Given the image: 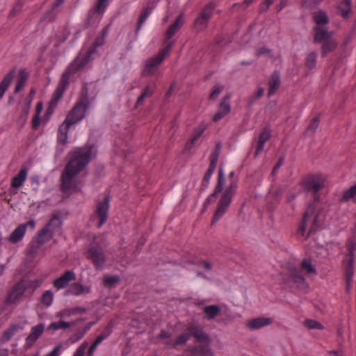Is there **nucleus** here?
Instances as JSON below:
<instances>
[{
  "label": "nucleus",
  "mask_w": 356,
  "mask_h": 356,
  "mask_svg": "<svg viewBox=\"0 0 356 356\" xmlns=\"http://www.w3.org/2000/svg\"><path fill=\"white\" fill-rule=\"evenodd\" d=\"M92 147L77 148L70 154V161L66 164L61 176V190L72 193L79 187L77 175L88 165L92 157Z\"/></svg>",
  "instance_id": "f257e3e1"
},
{
  "label": "nucleus",
  "mask_w": 356,
  "mask_h": 356,
  "mask_svg": "<svg viewBox=\"0 0 356 356\" xmlns=\"http://www.w3.org/2000/svg\"><path fill=\"white\" fill-rule=\"evenodd\" d=\"M96 96V90H82L78 101L58 128L57 139L59 143H67L70 128L84 118L86 111L91 106Z\"/></svg>",
  "instance_id": "f03ea898"
},
{
  "label": "nucleus",
  "mask_w": 356,
  "mask_h": 356,
  "mask_svg": "<svg viewBox=\"0 0 356 356\" xmlns=\"http://www.w3.org/2000/svg\"><path fill=\"white\" fill-rule=\"evenodd\" d=\"M96 96V90H82L78 101L58 128L57 139L59 143H67L70 128L84 118L86 111L91 106Z\"/></svg>",
  "instance_id": "7ed1b4c3"
},
{
  "label": "nucleus",
  "mask_w": 356,
  "mask_h": 356,
  "mask_svg": "<svg viewBox=\"0 0 356 356\" xmlns=\"http://www.w3.org/2000/svg\"><path fill=\"white\" fill-rule=\"evenodd\" d=\"M317 275L315 266L310 259L305 258L300 264L299 268L290 266L286 273H282V283L288 286H296L300 289L308 287L304 276L314 277Z\"/></svg>",
  "instance_id": "20e7f679"
},
{
  "label": "nucleus",
  "mask_w": 356,
  "mask_h": 356,
  "mask_svg": "<svg viewBox=\"0 0 356 356\" xmlns=\"http://www.w3.org/2000/svg\"><path fill=\"white\" fill-rule=\"evenodd\" d=\"M314 44H321V56L325 58L327 54L333 52L338 47V42L332 38V32L320 27H314Z\"/></svg>",
  "instance_id": "39448f33"
},
{
  "label": "nucleus",
  "mask_w": 356,
  "mask_h": 356,
  "mask_svg": "<svg viewBox=\"0 0 356 356\" xmlns=\"http://www.w3.org/2000/svg\"><path fill=\"white\" fill-rule=\"evenodd\" d=\"M16 67H13L3 76L0 83V89H8L11 82L15 77V86L14 89H22L30 77V73L25 68H20L16 72Z\"/></svg>",
  "instance_id": "423d86ee"
},
{
  "label": "nucleus",
  "mask_w": 356,
  "mask_h": 356,
  "mask_svg": "<svg viewBox=\"0 0 356 356\" xmlns=\"http://www.w3.org/2000/svg\"><path fill=\"white\" fill-rule=\"evenodd\" d=\"M236 188L237 184L234 181L226 188L220 201L218 202L217 209L212 219V224H215L218 222L225 213L232 202V197L234 195Z\"/></svg>",
  "instance_id": "0eeeda50"
},
{
  "label": "nucleus",
  "mask_w": 356,
  "mask_h": 356,
  "mask_svg": "<svg viewBox=\"0 0 356 356\" xmlns=\"http://www.w3.org/2000/svg\"><path fill=\"white\" fill-rule=\"evenodd\" d=\"M325 178L322 175H310L302 181L305 190L310 193L315 202L320 200L318 191L324 186Z\"/></svg>",
  "instance_id": "6e6552de"
},
{
  "label": "nucleus",
  "mask_w": 356,
  "mask_h": 356,
  "mask_svg": "<svg viewBox=\"0 0 356 356\" xmlns=\"http://www.w3.org/2000/svg\"><path fill=\"white\" fill-rule=\"evenodd\" d=\"M170 43H169V44L165 46L158 54L145 61V67L143 70V75H152L154 73L158 65H159L170 54Z\"/></svg>",
  "instance_id": "1a4fd4ad"
},
{
  "label": "nucleus",
  "mask_w": 356,
  "mask_h": 356,
  "mask_svg": "<svg viewBox=\"0 0 356 356\" xmlns=\"http://www.w3.org/2000/svg\"><path fill=\"white\" fill-rule=\"evenodd\" d=\"M86 254L87 257L92 261L97 270L103 268L106 262V258L103 247L96 242V238H95L94 242L88 248Z\"/></svg>",
  "instance_id": "9d476101"
},
{
  "label": "nucleus",
  "mask_w": 356,
  "mask_h": 356,
  "mask_svg": "<svg viewBox=\"0 0 356 356\" xmlns=\"http://www.w3.org/2000/svg\"><path fill=\"white\" fill-rule=\"evenodd\" d=\"M109 202V196H106L102 200L97 202L95 215L99 219L98 228H100L108 219Z\"/></svg>",
  "instance_id": "9b49d317"
},
{
  "label": "nucleus",
  "mask_w": 356,
  "mask_h": 356,
  "mask_svg": "<svg viewBox=\"0 0 356 356\" xmlns=\"http://www.w3.org/2000/svg\"><path fill=\"white\" fill-rule=\"evenodd\" d=\"M186 331H188L190 338L193 337L196 342L207 343L210 342L209 335L204 332L203 327L197 323H191L188 324Z\"/></svg>",
  "instance_id": "f8f14e48"
},
{
  "label": "nucleus",
  "mask_w": 356,
  "mask_h": 356,
  "mask_svg": "<svg viewBox=\"0 0 356 356\" xmlns=\"http://www.w3.org/2000/svg\"><path fill=\"white\" fill-rule=\"evenodd\" d=\"M184 24V13H181L175 19L173 23L171 25H170L169 27L168 28L165 34L164 44L165 46H168L169 43H170V50L172 49V47L175 44V41L172 40V38L177 32H178V31L181 28Z\"/></svg>",
  "instance_id": "ddd939ff"
},
{
  "label": "nucleus",
  "mask_w": 356,
  "mask_h": 356,
  "mask_svg": "<svg viewBox=\"0 0 356 356\" xmlns=\"http://www.w3.org/2000/svg\"><path fill=\"white\" fill-rule=\"evenodd\" d=\"M28 289L27 280H22L13 286L8 295V301L16 303L22 298L24 291Z\"/></svg>",
  "instance_id": "4468645a"
},
{
  "label": "nucleus",
  "mask_w": 356,
  "mask_h": 356,
  "mask_svg": "<svg viewBox=\"0 0 356 356\" xmlns=\"http://www.w3.org/2000/svg\"><path fill=\"white\" fill-rule=\"evenodd\" d=\"M204 343L188 347L184 352L185 355L186 356H214L209 343Z\"/></svg>",
  "instance_id": "2eb2a0df"
},
{
  "label": "nucleus",
  "mask_w": 356,
  "mask_h": 356,
  "mask_svg": "<svg viewBox=\"0 0 356 356\" xmlns=\"http://www.w3.org/2000/svg\"><path fill=\"white\" fill-rule=\"evenodd\" d=\"M76 279L75 273L72 270H68L53 282V286L57 290H60L66 288L70 282L74 281Z\"/></svg>",
  "instance_id": "dca6fc26"
},
{
  "label": "nucleus",
  "mask_w": 356,
  "mask_h": 356,
  "mask_svg": "<svg viewBox=\"0 0 356 356\" xmlns=\"http://www.w3.org/2000/svg\"><path fill=\"white\" fill-rule=\"evenodd\" d=\"M273 322V318L261 316L248 321L246 323V326L250 330H256L268 326L272 324Z\"/></svg>",
  "instance_id": "f3484780"
},
{
  "label": "nucleus",
  "mask_w": 356,
  "mask_h": 356,
  "mask_svg": "<svg viewBox=\"0 0 356 356\" xmlns=\"http://www.w3.org/2000/svg\"><path fill=\"white\" fill-rule=\"evenodd\" d=\"M315 211V206L314 204H311L308 206L307 209L305 211V213L303 216L302 220L300 224L297 234L299 236H304L305 234V231L307 229V223L310 220L312 215L314 214Z\"/></svg>",
  "instance_id": "a211bd4d"
},
{
  "label": "nucleus",
  "mask_w": 356,
  "mask_h": 356,
  "mask_svg": "<svg viewBox=\"0 0 356 356\" xmlns=\"http://www.w3.org/2000/svg\"><path fill=\"white\" fill-rule=\"evenodd\" d=\"M85 309L81 307H74L71 308H65L55 313L54 317L60 320L68 319L71 316L76 314H81L85 312Z\"/></svg>",
  "instance_id": "6ab92c4d"
},
{
  "label": "nucleus",
  "mask_w": 356,
  "mask_h": 356,
  "mask_svg": "<svg viewBox=\"0 0 356 356\" xmlns=\"http://www.w3.org/2000/svg\"><path fill=\"white\" fill-rule=\"evenodd\" d=\"M90 286L83 285L79 282H74L68 287L66 293L69 295L80 296L83 294L90 293Z\"/></svg>",
  "instance_id": "aec40b11"
},
{
  "label": "nucleus",
  "mask_w": 356,
  "mask_h": 356,
  "mask_svg": "<svg viewBox=\"0 0 356 356\" xmlns=\"http://www.w3.org/2000/svg\"><path fill=\"white\" fill-rule=\"evenodd\" d=\"M224 182L225 177L223 175V172L222 169H220L218 172V182L215 188V190L213 193L211 194L209 196H208V197L206 199L204 202V205L209 204L214 201V199L216 198L217 195L219 193L222 192L224 186Z\"/></svg>",
  "instance_id": "412c9836"
},
{
  "label": "nucleus",
  "mask_w": 356,
  "mask_h": 356,
  "mask_svg": "<svg viewBox=\"0 0 356 356\" xmlns=\"http://www.w3.org/2000/svg\"><path fill=\"white\" fill-rule=\"evenodd\" d=\"M354 260L352 259L345 258L343 261L344 265V275L347 284V289H348L350 286L351 285L353 277L354 275V268H353Z\"/></svg>",
  "instance_id": "4be33fe9"
},
{
  "label": "nucleus",
  "mask_w": 356,
  "mask_h": 356,
  "mask_svg": "<svg viewBox=\"0 0 356 356\" xmlns=\"http://www.w3.org/2000/svg\"><path fill=\"white\" fill-rule=\"evenodd\" d=\"M44 330V324L39 323L31 327L30 333L26 337V343L29 344L34 343L42 334Z\"/></svg>",
  "instance_id": "5701e85b"
},
{
  "label": "nucleus",
  "mask_w": 356,
  "mask_h": 356,
  "mask_svg": "<svg viewBox=\"0 0 356 356\" xmlns=\"http://www.w3.org/2000/svg\"><path fill=\"white\" fill-rule=\"evenodd\" d=\"M229 99V96L225 97L223 100L220 104L217 113L213 117V120L214 122L219 121L221 118L229 113L230 105L228 102Z\"/></svg>",
  "instance_id": "b1692460"
},
{
  "label": "nucleus",
  "mask_w": 356,
  "mask_h": 356,
  "mask_svg": "<svg viewBox=\"0 0 356 356\" xmlns=\"http://www.w3.org/2000/svg\"><path fill=\"white\" fill-rule=\"evenodd\" d=\"M61 220L58 215L54 213L47 225L43 227L47 231H49L54 236V234L57 232L61 227Z\"/></svg>",
  "instance_id": "393cba45"
},
{
  "label": "nucleus",
  "mask_w": 356,
  "mask_h": 356,
  "mask_svg": "<svg viewBox=\"0 0 356 356\" xmlns=\"http://www.w3.org/2000/svg\"><path fill=\"white\" fill-rule=\"evenodd\" d=\"M27 170L25 168H22L19 172L13 177L11 180V186L15 189L22 186L23 183L27 178Z\"/></svg>",
  "instance_id": "a878e982"
},
{
  "label": "nucleus",
  "mask_w": 356,
  "mask_h": 356,
  "mask_svg": "<svg viewBox=\"0 0 356 356\" xmlns=\"http://www.w3.org/2000/svg\"><path fill=\"white\" fill-rule=\"evenodd\" d=\"M25 225H19L10 234L8 240L12 243L21 241L25 235Z\"/></svg>",
  "instance_id": "bb28decb"
},
{
  "label": "nucleus",
  "mask_w": 356,
  "mask_h": 356,
  "mask_svg": "<svg viewBox=\"0 0 356 356\" xmlns=\"http://www.w3.org/2000/svg\"><path fill=\"white\" fill-rule=\"evenodd\" d=\"M204 131V127L199 126L193 129L192 135L185 145V149L190 150Z\"/></svg>",
  "instance_id": "cd10ccee"
},
{
  "label": "nucleus",
  "mask_w": 356,
  "mask_h": 356,
  "mask_svg": "<svg viewBox=\"0 0 356 356\" xmlns=\"http://www.w3.org/2000/svg\"><path fill=\"white\" fill-rule=\"evenodd\" d=\"M313 19L316 26L315 27H320L322 29H326L323 26L329 23V18L325 12L318 10L313 14Z\"/></svg>",
  "instance_id": "c85d7f7f"
},
{
  "label": "nucleus",
  "mask_w": 356,
  "mask_h": 356,
  "mask_svg": "<svg viewBox=\"0 0 356 356\" xmlns=\"http://www.w3.org/2000/svg\"><path fill=\"white\" fill-rule=\"evenodd\" d=\"M270 131L268 128H264L262 131L261 132L257 147H256V152L255 154L257 155L259 154L264 149V144L270 138Z\"/></svg>",
  "instance_id": "c756f323"
},
{
  "label": "nucleus",
  "mask_w": 356,
  "mask_h": 356,
  "mask_svg": "<svg viewBox=\"0 0 356 356\" xmlns=\"http://www.w3.org/2000/svg\"><path fill=\"white\" fill-rule=\"evenodd\" d=\"M91 58L86 54L79 60L78 58L74 60L70 65V70L76 73L82 70L90 60Z\"/></svg>",
  "instance_id": "7c9ffc66"
},
{
  "label": "nucleus",
  "mask_w": 356,
  "mask_h": 356,
  "mask_svg": "<svg viewBox=\"0 0 356 356\" xmlns=\"http://www.w3.org/2000/svg\"><path fill=\"white\" fill-rule=\"evenodd\" d=\"M42 245V244L39 243L33 238L29 245V248L27 250V254L31 257H34L38 254H42L44 252Z\"/></svg>",
  "instance_id": "2f4dec72"
},
{
  "label": "nucleus",
  "mask_w": 356,
  "mask_h": 356,
  "mask_svg": "<svg viewBox=\"0 0 356 356\" xmlns=\"http://www.w3.org/2000/svg\"><path fill=\"white\" fill-rule=\"evenodd\" d=\"M216 7V3L214 1H210L202 8L200 13H199V15L209 22L213 15V11Z\"/></svg>",
  "instance_id": "473e14b6"
},
{
  "label": "nucleus",
  "mask_w": 356,
  "mask_h": 356,
  "mask_svg": "<svg viewBox=\"0 0 356 356\" xmlns=\"http://www.w3.org/2000/svg\"><path fill=\"white\" fill-rule=\"evenodd\" d=\"M203 312L207 320H212L220 314V308L218 305H208L203 308Z\"/></svg>",
  "instance_id": "72a5a7b5"
},
{
  "label": "nucleus",
  "mask_w": 356,
  "mask_h": 356,
  "mask_svg": "<svg viewBox=\"0 0 356 356\" xmlns=\"http://www.w3.org/2000/svg\"><path fill=\"white\" fill-rule=\"evenodd\" d=\"M113 322L111 321L107 326L104 329L103 332L97 336V337L95 339L92 344H94L96 346H98L105 339H106L113 331Z\"/></svg>",
  "instance_id": "f704fd0d"
},
{
  "label": "nucleus",
  "mask_w": 356,
  "mask_h": 356,
  "mask_svg": "<svg viewBox=\"0 0 356 356\" xmlns=\"http://www.w3.org/2000/svg\"><path fill=\"white\" fill-rule=\"evenodd\" d=\"M325 220V216L323 213L318 212L316 213L313 218L312 227L308 232V235L312 232H316L318 228L323 225V222Z\"/></svg>",
  "instance_id": "c9c22d12"
},
{
  "label": "nucleus",
  "mask_w": 356,
  "mask_h": 356,
  "mask_svg": "<svg viewBox=\"0 0 356 356\" xmlns=\"http://www.w3.org/2000/svg\"><path fill=\"white\" fill-rule=\"evenodd\" d=\"M152 12V8L147 6L143 8L140 15H139L138 20L136 23V33L138 34L143 23L145 22L148 16Z\"/></svg>",
  "instance_id": "e433bc0d"
},
{
  "label": "nucleus",
  "mask_w": 356,
  "mask_h": 356,
  "mask_svg": "<svg viewBox=\"0 0 356 356\" xmlns=\"http://www.w3.org/2000/svg\"><path fill=\"white\" fill-rule=\"evenodd\" d=\"M19 325H12L8 329H6L2 334L1 337V342L8 341L19 330Z\"/></svg>",
  "instance_id": "4c0bfd02"
},
{
  "label": "nucleus",
  "mask_w": 356,
  "mask_h": 356,
  "mask_svg": "<svg viewBox=\"0 0 356 356\" xmlns=\"http://www.w3.org/2000/svg\"><path fill=\"white\" fill-rule=\"evenodd\" d=\"M73 323L60 320L58 322H53L47 326V330H67L72 326Z\"/></svg>",
  "instance_id": "58836bf2"
},
{
  "label": "nucleus",
  "mask_w": 356,
  "mask_h": 356,
  "mask_svg": "<svg viewBox=\"0 0 356 356\" xmlns=\"http://www.w3.org/2000/svg\"><path fill=\"white\" fill-rule=\"evenodd\" d=\"M341 200L343 202H348L351 200L356 202V184L350 188L343 191Z\"/></svg>",
  "instance_id": "ea45409f"
},
{
  "label": "nucleus",
  "mask_w": 356,
  "mask_h": 356,
  "mask_svg": "<svg viewBox=\"0 0 356 356\" xmlns=\"http://www.w3.org/2000/svg\"><path fill=\"white\" fill-rule=\"evenodd\" d=\"M74 74H75V72L70 70V67L68 66L66 70L62 74L57 89H65L68 86L70 76Z\"/></svg>",
  "instance_id": "a19ab883"
},
{
  "label": "nucleus",
  "mask_w": 356,
  "mask_h": 356,
  "mask_svg": "<svg viewBox=\"0 0 356 356\" xmlns=\"http://www.w3.org/2000/svg\"><path fill=\"white\" fill-rule=\"evenodd\" d=\"M338 10L340 12V15L343 18H348L349 14L351 12V1L343 0L338 6Z\"/></svg>",
  "instance_id": "79ce46f5"
},
{
  "label": "nucleus",
  "mask_w": 356,
  "mask_h": 356,
  "mask_svg": "<svg viewBox=\"0 0 356 356\" xmlns=\"http://www.w3.org/2000/svg\"><path fill=\"white\" fill-rule=\"evenodd\" d=\"M53 235L49 231L42 228L34 238L39 243L44 245L46 242L49 241Z\"/></svg>",
  "instance_id": "37998d69"
},
{
  "label": "nucleus",
  "mask_w": 356,
  "mask_h": 356,
  "mask_svg": "<svg viewBox=\"0 0 356 356\" xmlns=\"http://www.w3.org/2000/svg\"><path fill=\"white\" fill-rule=\"evenodd\" d=\"M208 24V20H206V19L198 15V16L194 20L193 27L197 32H201L207 28Z\"/></svg>",
  "instance_id": "c03bdc74"
},
{
  "label": "nucleus",
  "mask_w": 356,
  "mask_h": 356,
  "mask_svg": "<svg viewBox=\"0 0 356 356\" xmlns=\"http://www.w3.org/2000/svg\"><path fill=\"white\" fill-rule=\"evenodd\" d=\"M54 298V293L50 290H47L42 294L40 302L46 307H49L51 305Z\"/></svg>",
  "instance_id": "a18cd8bd"
},
{
  "label": "nucleus",
  "mask_w": 356,
  "mask_h": 356,
  "mask_svg": "<svg viewBox=\"0 0 356 356\" xmlns=\"http://www.w3.org/2000/svg\"><path fill=\"white\" fill-rule=\"evenodd\" d=\"M269 89H277L280 84V75L277 71L273 72L270 76L268 81Z\"/></svg>",
  "instance_id": "49530a36"
},
{
  "label": "nucleus",
  "mask_w": 356,
  "mask_h": 356,
  "mask_svg": "<svg viewBox=\"0 0 356 356\" xmlns=\"http://www.w3.org/2000/svg\"><path fill=\"white\" fill-rule=\"evenodd\" d=\"M316 56L317 54L315 51H311L307 55L305 60V65L307 68L313 70L316 67Z\"/></svg>",
  "instance_id": "de8ad7c7"
},
{
  "label": "nucleus",
  "mask_w": 356,
  "mask_h": 356,
  "mask_svg": "<svg viewBox=\"0 0 356 356\" xmlns=\"http://www.w3.org/2000/svg\"><path fill=\"white\" fill-rule=\"evenodd\" d=\"M190 336L188 333V331H186L179 335L175 340H173L172 348H176L179 346H183L186 344V343L189 340Z\"/></svg>",
  "instance_id": "09e8293b"
},
{
  "label": "nucleus",
  "mask_w": 356,
  "mask_h": 356,
  "mask_svg": "<svg viewBox=\"0 0 356 356\" xmlns=\"http://www.w3.org/2000/svg\"><path fill=\"white\" fill-rule=\"evenodd\" d=\"M120 282V278L117 275H106L104 277V284L106 287L113 288Z\"/></svg>",
  "instance_id": "8fccbe9b"
},
{
  "label": "nucleus",
  "mask_w": 356,
  "mask_h": 356,
  "mask_svg": "<svg viewBox=\"0 0 356 356\" xmlns=\"http://www.w3.org/2000/svg\"><path fill=\"white\" fill-rule=\"evenodd\" d=\"M159 338L162 340L163 343L168 348H172L173 339L171 338L170 332L163 330L159 334Z\"/></svg>",
  "instance_id": "3c124183"
},
{
  "label": "nucleus",
  "mask_w": 356,
  "mask_h": 356,
  "mask_svg": "<svg viewBox=\"0 0 356 356\" xmlns=\"http://www.w3.org/2000/svg\"><path fill=\"white\" fill-rule=\"evenodd\" d=\"M96 13H97L92 8L88 10L87 17L84 20V29H88L95 22Z\"/></svg>",
  "instance_id": "603ef678"
},
{
  "label": "nucleus",
  "mask_w": 356,
  "mask_h": 356,
  "mask_svg": "<svg viewBox=\"0 0 356 356\" xmlns=\"http://www.w3.org/2000/svg\"><path fill=\"white\" fill-rule=\"evenodd\" d=\"M108 3V0H97L95 6L92 8L95 10L97 14L103 15Z\"/></svg>",
  "instance_id": "864d4df0"
},
{
  "label": "nucleus",
  "mask_w": 356,
  "mask_h": 356,
  "mask_svg": "<svg viewBox=\"0 0 356 356\" xmlns=\"http://www.w3.org/2000/svg\"><path fill=\"white\" fill-rule=\"evenodd\" d=\"M319 122H320V115L318 114L311 120V121L307 127V133H309V132L314 133L318 127Z\"/></svg>",
  "instance_id": "5fc2aeb1"
},
{
  "label": "nucleus",
  "mask_w": 356,
  "mask_h": 356,
  "mask_svg": "<svg viewBox=\"0 0 356 356\" xmlns=\"http://www.w3.org/2000/svg\"><path fill=\"white\" fill-rule=\"evenodd\" d=\"M304 325L308 329H316V330H323V326L316 321L312 319H306L305 321Z\"/></svg>",
  "instance_id": "6e6d98bb"
},
{
  "label": "nucleus",
  "mask_w": 356,
  "mask_h": 356,
  "mask_svg": "<svg viewBox=\"0 0 356 356\" xmlns=\"http://www.w3.org/2000/svg\"><path fill=\"white\" fill-rule=\"evenodd\" d=\"M23 1L22 0H17L13 6V9L10 12V17H15L20 13L23 7Z\"/></svg>",
  "instance_id": "4d7b16f0"
},
{
  "label": "nucleus",
  "mask_w": 356,
  "mask_h": 356,
  "mask_svg": "<svg viewBox=\"0 0 356 356\" xmlns=\"http://www.w3.org/2000/svg\"><path fill=\"white\" fill-rule=\"evenodd\" d=\"M275 0H264L263 2H261L259 7V13H263L266 12L270 6L274 2Z\"/></svg>",
  "instance_id": "13d9d810"
},
{
  "label": "nucleus",
  "mask_w": 356,
  "mask_h": 356,
  "mask_svg": "<svg viewBox=\"0 0 356 356\" xmlns=\"http://www.w3.org/2000/svg\"><path fill=\"white\" fill-rule=\"evenodd\" d=\"M88 346V343L87 341L82 343V344L76 350L73 356H84Z\"/></svg>",
  "instance_id": "bf43d9fd"
},
{
  "label": "nucleus",
  "mask_w": 356,
  "mask_h": 356,
  "mask_svg": "<svg viewBox=\"0 0 356 356\" xmlns=\"http://www.w3.org/2000/svg\"><path fill=\"white\" fill-rule=\"evenodd\" d=\"M56 19L55 15L53 13L51 10H48L40 18V22H53Z\"/></svg>",
  "instance_id": "052dcab7"
},
{
  "label": "nucleus",
  "mask_w": 356,
  "mask_h": 356,
  "mask_svg": "<svg viewBox=\"0 0 356 356\" xmlns=\"http://www.w3.org/2000/svg\"><path fill=\"white\" fill-rule=\"evenodd\" d=\"M152 95V90H144L143 92L140 95V96L138 98V100L136 103V106L138 107L140 106L144 99Z\"/></svg>",
  "instance_id": "680f3d73"
},
{
  "label": "nucleus",
  "mask_w": 356,
  "mask_h": 356,
  "mask_svg": "<svg viewBox=\"0 0 356 356\" xmlns=\"http://www.w3.org/2000/svg\"><path fill=\"white\" fill-rule=\"evenodd\" d=\"M213 173L207 170L206 173L204 175V177L202 181V188H206L208 187L210 179L212 176Z\"/></svg>",
  "instance_id": "e2e57ef3"
},
{
  "label": "nucleus",
  "mask_w": 356,
  "mask_h": 356,
  "mask_svg": "<svg viewBox=\"0 0 356 356\" xmlns=\"http://www.w3.org/2000/svg\"><path fill=\"white\" fill-rule=\"evenodd\" d=\"M62 346L58 344L56 346L54 349L48 353L45 356H60L61 354Z\"/></svg>",
  "instance_id": "0e129e2a"
},
{
  "label": "nucleus",
  "mask_w": 356,
  "mask_h": 356,
  "mask_svg": "<svg viewBox=\"0 0 356 356\" xmlns=\"http://www.w3.org/2000/svg\"><path fill=\"white\" fill-rule=\"evenodd\" d=\"M64 90H56L51 100V104H56L58 99L62 97Z\"/></svg>",
  "instance_id": "69168bd1"
},
{
  "label": "nucleus",
  "mask_w": 356,
  "mask_h": 356,
  "mask_svg": "<svg viewBox=\"0 0 356 356\" xmlns=\"http://www.w3.org/2000/svg\"><path fill=\"white\" fill-rule=\"evenodd\" d=\"M355 245L354 243H350L348 246V253L346 256V258L352 259L354 260V251L355 250Z\"/></svg>",
  "instance_id": "338daca9"
},
{
  "label": "nucleus",
  "mask_w": 356,
  "mask_h": 356,
  "mask_svg": "<svg viewBox=\"0 0 356 356\" xmlns=\"http://www.w3.org/2000/svg\"><path fill=\"white\" fill-rule=\"evenodd\" d=\"M40 282H41L38 280L27 281L28 289L31 288V289H32V291H34L35 289H37L40 286Z\"/></svg>",
  "instance_id": "774afa93"
}]
</instances>
